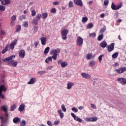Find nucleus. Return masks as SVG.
<instances>
[{"label": "nucleus", "mask_w": 126, "mask_h": 126, "mask_svg": "<svg viewBox=\"0 0 126 126\" xmlns=\"http://www.w3.org/2000/svg\"><path fill=\"white\" fill-rule=\"evenodd\" d=\"M12 59H15V55H12L9 57L4 59L3 60V62L4 63H5V62H7L8 64H12V66H14V67H15V66L17 65V62H15L13 63V62H14V60H12Z\"/></svg>", "instance_id": "nucleus-1"}, {"label": "nucleus", "mask_w": 126, "mask_h": 126, "mask_svg": "<svg viewBox=\"0 0 126 126\" xmlns=\"http://www.w3.org/2000/svg\"><path fill=\"white\" fill-rule=\"evenodd\" d=\"M41 17H42V14L38 13L35 17V19H33L32 21V23L34 25H38V21L41 20Z\"/></svg>", "instance_id": "nucleus-2"}, {"label": "nucleus", "mask_w": 126, "mask_h": 126, "mask_svg": "<svg viewBox=\"0 0 126 126\" xmlns=\"http://www.w3.org/2000/svg\"><path fill=\"white\" fill-rule=\"evenodd\" d=\"M68 32H69L68 30H66V29L63 30L61 31V35H62V39L63 40H66L67 38L66 36H67V34H68Z\"/></svg>", "instance_id": "nucleus-3"}, {"label": "nucleus", "mask_w": 126, "mask_h": 126, "mask_svg": "<svg viewBox=\"0 0 126 126\" xmlns=\"http://www.w3.org/2000/svg\"><path fill=\"white\" fill-rule=\"evenodd\" d=\"M2 91H6V88L3 85L0 86V98L4 99V94H2Z\"/></svg>", "instance_id": "nucleus-4"}, {"label": "nucleus", "mask_w": 126, "mask_h": 126, "mask_svg": "<svg viewBox=\"0 0 126 126\" xmlns=\"http://www.w3.org/2000/svg\"><path fill=\"white\" fill-rule=\"evenodd\" d=\"M77 46L80 47L83 45V38L81 36H78L76 40Z\"/></svg>", "instance_id": "nucleus-5"}, {"label": "nucleus", "mask_w": 126, "mask_h": 126, "mask_svg": "<svg viewBox=\"0 0 126 126\" xmlns=\"http://www.w3.org/2000/svg\"><path fill=\"white\" fill-rule=\"evenodd\" d=\"M117 73L122 74L126 71V67L122 66L116 70Z\"/></svg>", "instance_id": "nucleus-6"}, {"label": "nucleus", "mask_w": 126, "mask_h": 126, "mask_svg": "<svg viewBox=\"0 0 126 126\" xmlns=\"http://www.w3.org/2000/svg\"><path fill=\"white\" fill-rule=\"evenodd\" d=\"M117 81L120 82L122 85H126V79L125 78H118Z\"/></svg>", "instance_id": "nucleus-7"}, {"label": "nucleus", "mask_w": 126, "mask_h": 126, "mask_svg": "<svg viewBox=\"0 0 126 126\" xmlns=\"http://www.w3.org/2000/svg\"><path fill=\"white\" fill-rule=\"evenodd\" d=\"M71 116L72 117V118H73L75 121L79 122V123H82V120H81V119L79 118L78 117L76 116L74 113H71Z\"/></svg>", "instance_id": "nucleus-8"}, {"label": "nucleus", "mask_w": 126, "mask_h": 126, "mask_svg": "<svg viewBox=\"0 0 126 126\" xmlns=\"http://www.w3.org/2000/svg\"><path fill=\"white\" fill-rule=\"evenodd\" d=\"M81 75L86 79H91V75L88 73L83 72L81 74Z\"/></svg>", "instance_id": "nucleus-9"}, {"label": "nucleus", "mask_w": 126, "mask_h": 126, "mask_svg": "<svg viewBox=\"0 0 126 126\" xmlns=\"http://www.w3.org/2000/svg\"><path fill=\"white\" fill-rule=\"evenodd\" d=\"M115 49V43H112L110 45H109L107 47V51L108 52H112V51H114Z\"/></svg>", "instance_id": "nucleus-10"}, {"label": "nucleus", "mask_w": 126, "mask_h": 126, "mask_svg": "<svg viewBox=\"0 0 126 126\" xmlns=\"http://www.w3.org/2000/svg\"><path fill=\"white\" fill-rule=\"evenodd\" d=\"M17 44V39H15L13 41V42H12L10 45V48L11 50H14V47L15 46H16V45Z\"/></svg>", "instance_id": "nucleus-11"}, {"label": "nucleus", "mask_w": 126, "mask_h": 126, "mask_svg": "<svg viewBox=\"0 0 126 126\" xmlns=\"http://www.w3.org/2000/svg\"><path fill=\"white\" fill-rule=\"evenodd\" d=\"M74 2L76 5L79 6H83V3L81 0H74Z\"/></svg>", "instance_id": "nucleus-12"}, {"label": "nucleus", "mask_w": 126, "mask_h": 126, "mask_svg": "<svg viewBox=\"0 0 126 126\" xmlns=\"http://www.w3.org/2000/svg\"><path fill=\"white\" fill-rule=\"evenodd\" d=\"M122 6L121 5L117 6L114 4V3H112L111 4V8L113 9V10H118L121 8Z\"/></svg>", "instance_id": "nucleus-13"}, {"label": "nucleus", "mask_w": 126, "mask_h": 126, "mask_svg": "<svg viewBox=\"0 0 126 126\" xmlns=\"http://www.w3.org/2000/svg\"><path fill=\"white\" fill-rule=\"evenodd\" d=\"M60 49H53L50 51V55H58V53H60Z\"/></svg>", "instance_id": "nucleus-14"}, {"label": "nucleus", "mask_w": 126, "mask_h": 126, "mask_svg": "<svg viewBox=\"0 0 126 126\" xmlns=\"http://www.w3.org/2000/svg\"><path fill=\"white\" fill-rule=\"evenodd\" d=\"M19 56L20 58L24 59V58L25 57V51L24 50H21L19 53Z\"/></svg>", "instance_id": "nucleus-15"}, {"label": "nucleus", "mask_w": 126, "mask_h": 126, "mask_svg": "<svg viewBox=\"0 0 126 126\" xmlns=\"http://www.w3.org/2000/svg\"><path fill=\"white\" fill-rule=\"evenodd\" d=\"M40 40L41 42V45L45 46V45H46V42H47V38L45 37H42L40 38Z\"/></svg>", "instance_id": "nucleus-16"}, {"label": "nucleus", "mask_w": 126, "mask_h": 126, "mask_svg": "<svg viewBox=\"0 0 126 126\" xmlns=\"http://www.w3.org/2000/svg\"><path fill=\"white\" fill-rule=\"evenodd\" d=\"M13 122L14 124H17L18 123H20V118L19 117H15L13 119Z\"/></svg>", "instance_id": "nucleus-17"}, {"label": "nucleus", "mask_w": 126, "mask_h": 126, "mask_svg": "<svg viewBox=\"0 0 126 126\" xmlns=\"http://www.w3.org/2000/svg\"><path fill=\"white\" fill-rule=\"evenodd\" d=\"M36 78H32L30 81L28 82V84H29V85H31V84H34V83H35V82H36Z\"/></svg>", "instance_id": "nucleus-18"}, {"label": "nucleus", "mask_w": 126, "mask_h": 126, "mask_svg": "<svg viewBox=\"0 0 126 126\" xmlns=\"http://www.w3.org/2000/svg\"><path fill=\"white\" fill-rule=\"evenodd\" d=\"M107 45L106 41H102L99 44L101 48H106V47H107Z\"/></svg>", "instance_id": "nucleus-19"}, {"label": "nucleus", "mask_w": 126, "mask_h": 126, "mask_svg": "<svg viewBox=\"0 0 126 126\" xmlns=\"http://www.w3.org/2000/svg\"><path fill=\"white\" fill-rule=\"evenodd\" d=\"M10 3V0H3L1 1V4L3 5H6V4H9Z\"/></svg>", "instance_id": "nucleus-20"}, {"label": "nucleus", "mask_w": 126, "mask_h": 126, "mask_svg": "<svg viewBox=\"0 0 126 126\" xmlns=\"http://www.w3.org/2000/svg\"><path fill=\"white\" fill-rule=\"evenodd\" d=\"M73 85H74V83H68L67 85V89H71V88L72 87V86H73Z\"/></svg>", "instance_id": "nucleus-21"}, {"label": "nucleus", "mask_w": 126, "mask_h": 126, "mask_svg": "<svg viewBox=\"0 0 126 126\" xmlns=\"http://www.w3.org/2000/svg\"><path fill=\"white\" fill-rule=\"evenodd\" d=\"M25 108V105L24 104H21L18 108L19 111L20 112H23V110Z\"/></svg>", "instance_id": "nucleus-22"}, {"label": "nucleus", "mask_w": 126, "mask_h": 126, "mask_svg": "<svg viewBox=\"0 0 126 126\" xmlns=\"http://www.w3.org/2000/svg\"><path fill=\"white\" fill-rule=\"evenodd\" d=\"M58 113L59 114V116H60L61 119H63V117L64 115L63 114V113L62 112V110H58Z\"/></svg>", "instance_id": "nucleus-23"}, {"label": "nucleus", "mask_w": 126, "mask_h": 126, "mask_svg": "<svg viewBox=\"0 0 126 126\" xmlns=\"http://www.w3.org/2000/svg\"><path fill=\"white\" fill-rule=\"evenodd\" d=\"M95 64H96V62H95V61L94 60H92L89 63V65L91 67L94 66V65H95Z\"/></svg>", "instance_id": "nucleus-24"}, {"label": "nucleus", "mask_w": 126, "mask_h": 126, "mask_svg": "<svg viewBox=\"0 0 126 126\" xmlns=\"http://www.w3.org/2000/svg\"><path fill=\"white\" fill-rule=\"evenodd\" d=\"M52 61H53V59H52V57H49L45 60V63H49L50 62L52 63Z\"/></svg>", "instance_id": "nucleus-25"}, {"label": "nucleus", "mask_w": 126, "mask_h": 126, "mask_svg": "<svg viewBox=\"0 0 126 126\" xmlns=\"http://www.w3.org/2000/svg\"><path fill=\"white\" fill-rule=\"evenodd\" d=\"M91 58H92V53H90L87 54L86 55L87 60H91Z\"/></svg>", "instance_id": "nucleus-26"}, {"label": "nucleus", "mask_w": 126, "mask_h": 126, "mask_svg": "<svg viewBox=\"0 0 126 126\" xmlns=\"http://www.w3.org/2000/svg\"><path fill=\"white\" fill-rule=\"evenodd\" d=\"M47 17H48V13H43L41 15V18L43 19H46Z\"/></svg>", "instance_id": "nucleus-27"}, {"label": "nucleus", "mask_w": 126, "mask_h": 126, "mask_svg": "<svg viewBox=\"0 0 126 126\" xmlns=\"http://www.w3.org/2000/svg\"><path fill=\"white\" fill-rule=\"evenodd\" d=\"M20 31H21V26H20V25H17L16 32H20Z\"/></svg>", "instance_id": "nucleus-28"}, {"label": "nucleus", "mask_w": 126, "mask_h": 126, "mask_svg": "<svg viewBox=\"0 0 126 126\" xmlns=\"http://www.w3.org/2000/svg\"><path fill=\"white\" fill-rule=\"evenodd\" d=\"M49 52H50V47H47L44 50V55H46V54H48V53H49Z\"/></svg>", "instance_id": "nucleus-29"}, {"label": "nucleus", "mask_w": 126, "mask_h": 126, "mask_svg": "<svg viewBox=\"0 0 126 126\" xmlns=\"http://www.w3.org/2000/svg\"><path fill=\"white\" fill-rule=\"evenodd\" d=\"M118 56H119V53L118 52H115V53H114L112 56V57L113 59H117V58H118Z\"/></svg>", "instance_id": "nucleus-30"}, {"label": "nucleus", "mask_w": 126, "mask_h": 126, "mask_svg": "<svg viewBox=\"0 0 126 126\" xmlns=\"http://www.w3.org/2000/svg\"><path fill=\"white\" fill-rule=\"evenodd\" d=\"M94 26L93 24L92 23H89L87 26V29H91Z\"/></svg>", "instance_id": "nucleus-31"}, {"label": "nucleus", "mask_w": 126, "mask_h": 126, "mask_svg": "<svg viewBox=\"0 0 126 126\" xmlns=\"http://www.w3.org/2000/svg\"><path fill=\"white\" fill-rule=\"evenodd\" d=\"M82 21L83 22V23H85L86 22H87V21H88V18L86 17H83Z\"/></svg>", "instance_id": "nucleus-32"}, {"label": "nucleus", "mask_w": 126, "mask_h": 126, "mask_svg": "<svg viewBox=\"0 0 126 126\" xmlns=\"http://www.w3.org/2000/svg\"><path fill=\"white\" fill-rule=\"evenodd\" d=\"M15 109H16V105L15 104L11 106L10 111H13Z\"/></svg>", "instance_id": "nucleus-33"}, {"label": "nucleus", "mask_w": 126, "mask_h": 126, "mask_svg": "<svg viewBox=\"0 0 126 126\" xmlns=\"http://www.w3.org/2000/svg\"><path fill=\"white\" fill-rule=\"evenodd\" d=\"M67 66V62H63L61 66L63 68Z\"/></svg>", "instance_id": "nucleus-34"}, {"label": "nucleus", "mask_w": 126, "mask_h": 126, "mask_svg": "<svg viewBox=\"0 0 126 126\" xmlns=\"http://www.w3.org/2000/svg\"><path fill=\"white\" fill-rule=\"evenodd\" d=\"M103 36L104 35L103 34L99 35L97 37L98 41H101V40H102Z\"/></svg>", "instance_id": "nucleus-35"}, {"label": "nucleus", "mask_w": 126, "mask_h": 126, "mask_svg": "<svg viewBox=\"0 0 126 126\" xmlns=\"http://www.w3.org/2000/svg\"><path fill=\"white\" fill-rule=\"evenodd\" d=\"M61 108L63 112H66V108H65V106L64 105V104H63L61 106Z\"/></svg>", "instance_id": "nucleus-36"}, {"label": "nucleus", "mask_w": 126, "mask_h": 126, "mask_svg": "<svg viewBox=\"0 0 126 126\" xmlns=\"http://www.w3.org/2000/svg\"><path fill=\"white\" fill-rule=\"evenodd\" d=\"M98 120L97 117H91V122H96Z\"/></svg>", "instance_id": "nucleus-37"}, {"label": "nucleus", "mask_w": 126, "mask_h": 126, "mask_svg": "<svg viewBox=\"0 0 126 126\" xmlns=\"http://www.w3.org/2000/svg\"><path fill=\"white\" fill-rule=\"evenodd\" d=\"M24 19H26V16L23 15L22 16H20V20L22 21Z\"/></svg>", "instance_id": "nucleus-38"}, {"label": "nucleus", "mask_w": 126, "mask_h": 126, "mask_svg": "<svg viewBox=\"0 0 126 126\" xmlns=\"http://www.w3.org/2000/svg\"><path fill=\"white\" fill-rule=\"evenodd\" d=\"M90 37H93V38H95L96 37V33L93 32L91 33H89Z\"/></svg>", "instance_id": "nucleus-39"}, {"label": "nucleus", "mask_w": 126, "mask_h": 126, "mask_svg": "<svg viewBox=\"0 0 126 126\" xmlns=\"http://www.w3.org/2000/svg\"><path fill=\"white\" fill-rule=\"evenodd\" d=\"M26 126V122H25V120H23L21 123L20 126Z\"/></svg>", "instance_id": "nucleus-40"}, {"label": "nucleus", "mask_w": 126, "mask_h": 126, "mask_svg": "<svg viewBox=\"0 0 126 126\" xmlns=\"http://www.w3.org/2000/svg\"><path fill=\"white\" fill-rule=\"evenodd\" d=\"M69 7H73V2L72 1H70L68 2Z\"/></svg>", "instance_id": "nucleus-41"}, {"label": "nucleus", "mask_w": 126, "mask_h": 126, "mask_svg": "<svg viewBox=\"0 0 126 126\" xmlns=\"http://www.w3.org/2000/svg\"><path fill=\"white\" fill-rule=\"evenodd\" d=\"M50 12L55 14V13L57 12V10L56 9V8H52L50 10Z\"/></svg>", "instance_id": "nucleus-42"}, {"label": "nucleus", "mask_w": 126, "mask_h": 126, "mask_svg": "<svg viewBox=\"0 0 126 126\" xmlns=\"http://www.w3.org/2000/svg\"><path fill=\"white\" fill-rule=\"evenodd\" d=\"M23 26V27H25V28L28 27V22H27V21L24 22Z\"/></svg>", "instance_id": "nucleus-43"}, {"label": "nucleus", "mask_w": 126, "mask_h": 126, "mask_svg": "<svg viewBox=\"0 0 126 126\" xmlns=\"http://www.w3.org/2000/svg\"><path fill=\"white\" fill-rule=\"evenodd\" d=\"M0 10H1V11H4V10H5V6L0 5Z\"/></svg>", "instance_id": "nucleus-44"}, {"label": "nucleus", "mask_w": 126, "mask_h": 126, "mask_svg": "<svg viewBox=\"0 0 126 126\" xmlns=\"http://www.w3.org/2000/svg\"><path fill=\"white\" fill-rule=\"evenodd\" d=\"M71 110L73 112H74V113H77V112H78V109H77V108H75V107H73L71 108Z\"/></svg>", "instance_id": "nucleus-45"}, {"label": "nucleus", "mask_w": 126, "mask_h": 126, "mask_svg": "<svg viewBox=\"0 0 126 126\" xmlns=\"http://www.w3.org/2000/svg\"><path fill=\"white\" fill-rule=\"evenodd\" d=\"M11 21H15L16 20V16L13 15L11 18Z\"/></svg>", "instance_id": "nucleus-46"}, {"label": "nucleus", "mask_w": 126, "mask_h": 126, "mask_svg": "<svg viewBox=\"0 0 126 126\" xmlns=\"http://www.w3.org/2000/svg\"><path fill=\"white\" fill-rule=\"evenodd\" d=\"M32 16H35L36 15V11H35L34 9L32 10Z\"/></svg>", "instance_id": "nucleus-47"}, {"label": "nucleus", "mask_w": 126, "mask_h": 126, "mask_svg": "<svg viewBox=\"0 0 126 126\" xmlns=\"http://www.w3.org/2000/svg\"><path fill=\"white\" fill-rule=\"evenodd\" d=\"M58 57V55L57 54H55V55H53L52 56V59H53V60H54V61H56V60H57V58Z\"/></svg>", "instance_id": "nucleus-48"}, {"label": "nucleus", "mask_w": 126, "mask_h": 126, "mask_svg": "<svg viewBox=\"0 0 126 126\" xmlns=\"http://www.w3.org/2000/svg\"><path fill=\"white\" fill-rule=\"evenodd\" d=\"M105 31H106V27L102 28L100 31V33H103L105 32Z\"/></svg>", "instance_id": "nucleus-49"}, {"label": "nucleus", "mask_w": 126, "mask_h": 126, "mask_svg": "<svg viewBox=\"0 0 126 126\" xmlns=\"http://www.w3.org/2000/svg\"><path fill=\"white\" fill-rule=\"evenodd\" d=\"M1 108L4 112H6L7 111V108H6L5 106H2L1 107Z\"/></svg>", "instance_id": "nucleus-50"}, {"label": "nucleus", "mask_w": 126, "mask_h": 126, "mask_svg": "<svg viewBox=\"0 0 126 126\" xmlns=\"http://www.w3.org/2000/svg\"><path fill=\"white\" fill-rule=\"evenodd\" d=\"M104 57V55H101L98 57V60L99 62L101 63L102 62V57Z\"/></svg>", "instance_id": "nucleus-51"}, {"label": "nucleus", "mask_w": 126, "mask_h": 126, "mask_svg": "<svg viewBox=\"0 0 126 126\" xmlns=\"http://www.w3.org/2000/svg\"><path fill=\"white\" fill-rule=\"evenodd\" d=\"M38 73L40 74V75H42V74H44V73H46V71H40L38 72Z\"/></svg>", "instance_id": "nucleus-52"}, {"label": "nucleus", "mask_w": 126, "mask_h": 126, "mask_svg": "<svg viewBox=\"0 0 126 126\" xmlns=\"http://www.w3.org/2000/svg\"><path fill=\"white\" fill-rule=\"evenodd\" d=\"M60 120L55 121L54 123V125H55L56 126L60 124Z\"/></svg>", "instance_id": "nucleus-53"}, {"label": "nucleus", "mask_w": 126, "mask_h": 126, "mask_svg": "<svg viewBox=\"0 0 126 126\" xmlns=\"http://www.w3.org/2000/svg\"><path fill=\"white\" fill-rule=\"evenodd\" d=\"M104 5H108L109 4V0H105L104 1Z\"/></svg>", "instance_id": "nucleus-54"}, {"label": "nucleus", "mask_w": 126, "mask_h": 126, "mask_svg": "<svg viewBox=\"0 0 126 126\" xmlns=\"http://www.w3.org/2000/svg\"><path fill=\"white\" fill-rule=\"evenodd\" d=\"M54 67V66H49L46 68L47 70H51L52 68Z\"/></svg>", "instance_id": "nucleus-55"}, {"label": "nucleus", "mask_w": 126, "mask_h": 126, "mask_svg": "<svg viewBox=\"0 0 126 126\" xmlns=\"http://www.w3.org/2000/svg\"><path fill=\"white\" fill-rule=\"evenodd\" d=\"M85 120L86 122H91V117L87 118Z\"/></svg>", "instance_id": "nucleus-56"}, {"label": "nucleus", "mask_w": 126, "mask_h": 126, "mask_svg": "<svg viewBox=\"0 0 126 126\" xmlns=\"http://www.w3.org/2000/svg\"><path fill=\"white\" fill-rule=\"evenodd\" d=\"M91 108H92V109H96V108L95 105H94V104H93V103L91 104Z\"/></svg>", "instance_id": "nucleus-57"}, {"label": "nucleus", "mask_w": 126, "mask_h": 126, "mask_svg": "<svg viewBox=\"0 0 126 126\" xmlns=\"http://www.w3.org/2000/svg\"><path fill=\"white\" fill-rule=\"evenodd\" d=\"M34 45L35 46V48H37V47H38V45H39V42H35L34 43Z\"/></svg>", "instance_id": "nucleus-58"}, {"label": "nucleus", "mask_w": 126, "mask_h": 126, "mask_svg": "<svg viewBox=\"0 0 126 126\" xmlns=\"http://www.w3.org/2000/svg\"><path fill=\"white\" fill-rule=\"evenodd\" d=\"M2 124H6L7 123V119H3L2 120Z\"/></svg>", "instance_id": "nucleus-59"}, {"label": "nucleus", "mask_w": 126, "mask_h": 126, "mask_svg": "<svg viewBox=\"0 0 126 126\" xmlns=\"http://www.w3.org/2000/svg\"><path fill=\"white\" fill-rule=\"evenodd\" d=\"M53 4L54 5H59V4H60V2L55 1L53 2Z\"/></svg>", "instance_id": "nucleus-60"}, {"label": "nucleus", "mask_w": 126, "mask_h": 126, "mask_svg": "<svg viewBox=\"0 0 126 126\" xmlns=\"http://www.w3.org/2000/svg\"><path fill=\"white\" fill-rule=\"evenodd\" d=\"M10 24L11 26H14V25H15V23H14V21H11Z\"/></svg>", "instance_id": "nucleus-61"}, {"label": "nucleus", "mask_w": 126, "mask_h": 126, "mask_svg": "<svg viewBox=\"0 0 126 126\" xmlns=\"http://www.w3.org/2000/svg\"><path fill=\"white\" fill-rule=\"evenodd\" d=\"M47 125L49 126H52L53 125H52V122L50 121H48L47 122Z\"/></svg>", "instance_id": "nucleus-62"}, {"label": "nucleus", "mask_w": 126, "mask_h": 126, "mask_svg": "<svg viewBox=\"0 0 126 126\" xmlns=\"http://www.w3.org/2000/svg\"><path fill=\"white\" fill-rule=\"evenodd\" d=\"M58 64H61V65H62V64L63 63V61H62V60L58 61Z\"/></svg>", "instance_id": "nucleus-63"}, {"label": "nucleus", "mask_w": 126, "mask_h": 126, "mask_svg": "<svg viewBox=\"0 0 126 126\" xmlns=\"http://www.w3.org/2000/svg\"><path fill=\"white\" fill-rule=\"evenodd\" d=\"M6 52H7V51L6 49H4L2 50L1 53L2 54H5Z\"/></svg>", "instance_id": "nucleus-64"}]
</instances>
